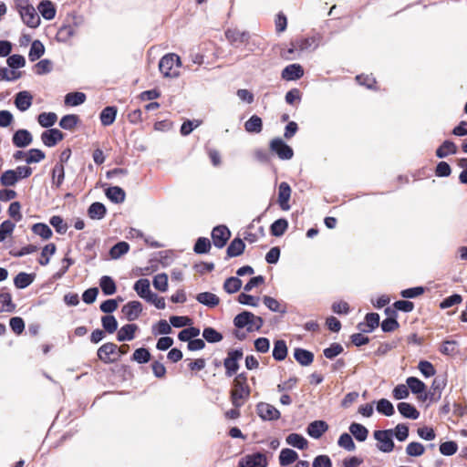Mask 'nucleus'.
<instances>
[{"instance_id": "obj_31", "label": "nucleus", "mask_w": 467, "mask_h": 467, "mask_svg": "<svg viewBox=\"0 0 467 467\" xmlns=\"http://www.w3.org/2000/svg\"><path fill=\"white\" fill-rule=\"evenodd\" d=\"M106 196L115 203H120L125 200V192L119 186H112L106 190Z\"/></svg>"}, {"instance_id": "obj_18", "label": "nucleus", "mask_w": 467, "mask_h": 467, "mask_svg": "<svg viewBox=\"0 0 467 467\" xmlns=\"http://www.w3.org/2000/svg\"><path fill=\"white\" fill-rule=\"evenodd\" d=\"M328 429V425L324 420H315L307 427V434L314 438L319 439Z\"/></svg>"}, {"instance_id": "obj_10", "label": "nucleus", "mask_w": 467, "mask_h": 467, "mask_svg": "<svg viewBox=\"0 0 467 467\" xmlns=\"http://www.w3.org/2000/svg\"><path fill=\"white\" fill-rule=\"evenodd\" d=\"M231 236L229 229L224 225H219L213 229L212 238L213 244L218 248H223Z\"/></svg>"}, {"instance_id": "obj_36", "label": "nucleus", "mask_w": 467, "mask_h": 467, "mask_svg": "<svg viewBox=\"0 0 467 467\" xmlns=\"http://www.w3.org/2000/svg\"><path fill=\"white\" fill-rule=\"evenodd\" d=\"M45 53V47L39 40H35L31 44L28 57L31 61L40 58Z\"/></svg>"}, {"instance_id": "obj_48", "label": "nucleus", "mask_w": 467, "mask_h": 467, "mask_svg": "<svg viewBox=\"0 0 467 467\" xmlns=\"http://www.w3.org/2000/svg\"><path fill=\"white\" fill-rule=\"evenodd\" d=\"M16 308L9 293L0 294V312H13Z\"/></svg>"}, {"instance_id": "obj_58", "label": "nucleus", "mask_w": 467, "mask_h": 467, "mask_svg": "<svg viewBox=\"0 0 467 467\" xmlns=\"http://www.w3.org/2000/svg\"><path fill=\"white\" fill-rule=\"evenodd\" d=\"M152 283L157 290L165 292L168 288V276L166 274H159L154 276Z\"/></svg>"}, {"instance_id": "obj_21", "label": "nucleus", "mask_w": 467, "mask_h": 467, "mask_svg": "<svg viewBox=\"0 0 467 467\" xmlns=\"http://www.w3.org/2000/svg\"><path fill=\"white\" fill-rule=\"evenodd\" d=\"M298 459V454L292 449H283L279 454V463L283 467H286L296 462Z\"/></svg>"}, {"instance_id": "obj_55", "label": "nucleus", "mask_w": 467, "mask_h": 467, "mask_svg": "<svg viewBox=\"0 0 467 467\" xmlns=\"http://www.w3.org/2000/svg\"><path fill=\"white\" fill-rule=\"evenodd\" d=\"M338 445L348 451H353L356 449V445L352 440V437L348 433H343L340 435L338 441Z\"/></svg>"}, {"instance_id": "obj_2", "label": "nucleus", "mask_w": 467, "mask_h": 467, "mask_svg": "<svg viewBox=\"0 0 467 467\" xmlns=\"http://www.w3.org/2000/svg\"><path fill=\"white\" fill-rule=\"evenodd\" d=\"M250 395V388L247 384V378L244 374L237 375L234 380V389L231 391L232 404L240 408Z\"/></svg>"}, {"instance_id": "obj_8", "label": "nucleus", "mask_w": 467, "mask_h": 467, "mask_svg": "<svg viewBox=\"0 0 467 467\" xmlns=\"http://www.w3.org/2000/svg\"><path fill=\"white\" fill-rule=\"evenodd\" d=\"M238 467H267V458L261 452L248 454L240 459Z\"/></svg>"}, {"instance_id": "obj_16", "label": "nucleus", "mask_w": 467, "mask_h": 467, "mask_svg": "<svg viewBox=\"0 0 467 467\" xmlns=\"http://www.w3.org/2000/svg\"><path fill=\"white\" fill-rule=\"evenodd\" d=\"M118 347L114 343H105L98 349L99 358L106 364L113 362L115 359L110 356L117 352Z\"/></svg>"}, {"instance_id": "obj_26", "label": "nucleus", "mask_w": 467, "mask_h": 467, "mask_svg": "<svg viewBox=\"0 0 467 467\" xmlns=\"http://www.w3.org/2000/svg\"><path fill=\"white\" fill-rule=\"evenodd\" d=\"M133 288L136 291V293L139 295V296H140L141 298H143L145 300L151 294L150 287V281L148 279H144V278L139 279L134 284Z\"/></svg>"}, {"instance_id": "obj_38", "label": "nucleus", "mask_w": 467, "mask_h": 467, "mask_svg": "<svg viewBox=\"0 0 467 467\" xmlns=\"http://www.w3.org/2000/svg\"><path fill=\"white\" fill-rule=\"evenodd\" d=\"M99 285L106 296H111L116 292L115 282L110 276H102L99 281Z\"/></svg>"}, {"instance_id": "obj_56", "label": "nucleus", "mask_w": 467, "mask_h": 467, "mask_svg": "<svg viewBox=\"0 0 467 467\" xmlns=\"http://www.w3.org/2000/svg\"><path fill=\"white\" fill-rule=\"evenodd\" d=\"M210 248V240L206 237H200L197 239L193 250L196 254H206L209 252Z\"/></svg>"}, {"instance_id": "obj_54", "label": "nucleus", "mask_w": 467, "mask_h": 467, "mask_svg": "<svg viewBox=\"0 0 467 467\" xmlns=\"http://www.w3.org/2000/svg\"><path fill=\"white\" fill-rule=\"evenodd\" d=\"M78 122V117L74 114H68L64 116L60 121L59 126L64 130H71Z\"/></svg>"}, {"instance_id": "obj_63", "label": "nucleus", "mask_w": 467, "mask_h": 467, "mask_svg": "<svg viewBox=\"0 0 467 467\" xmlns=\"http://www.w3.org/2000/svg\"><path fill=\"white\" fill-rule=\"evenodd\" d=\"M150 352L144 348L136 349L132 356V359L140 364L147 363L150 360Z\"/></svg>"}, {"instance_id": "obj_49", "label": "nucleus", "mask_w": 467, "mask_h": 467, "mask_svg": "<svg viewBox=\"0 0 467 467\" xmlns=\"http://www.w3.org/2000/svg\"><path fill=\"white\" fill-rule=\"evenodd\" d=\"M377 410L388 417L392 416L395 412L392 403L386 399H381L378 401Z\"/></svg>"}, {"instance_id": "obj_40", "label": "nucleus", "mask_w": 467, "mask_h": 467, "mask_svg": "<svg viewBox=\"0 0 467 467\" xmlns=\"http://www.w3.org/2000/svg\"><path fill=\"white\" fill-rule=\"evenodd\" d=\"M34 281L32 275L21 272L14 279L15 285L19 289H24L31 285Z\"/></svg>"}, {"instance_id": "obj_52", "label": "nucleus", "mask_w": 467, "mask_h": 467, "mask_svg": "<svg viewBox=\"0 0 467 467\" xmlns=\"http://www.w3.org/2000/svg\"><path fill=\"white\" fill-rule=\"evenodd\" d=\"M101 323L103 328L110 334L115 332L118 328V321L114 316L107 315L102 317Z\"/></svg>"}, {"instance_id": "obj_4", "label": "nucleus", "mask_w": 467, "mask_h": 467, "mask_svg": "<svg viewBox=\"0 0 467 467\" xmlns=\"http://www.w3.org/2000/svg\"><path fill=\"white\" fill-rule=\"evenodd\" d=\"M234 324L238 328L246 327L248 332H253L259 330L263 327L264 320L261 317L248 311H244L234 317Z\"/></svg>"}, {"instance_id": "obj_15", "label": "nucleus", "mask_w": 467, "mask_h": 467, "mask_svg": "<svg viewBox=\"0 0 467 467\" xmlns=\"http://www.w3.org/2000/svg\"><path fill=\"white\" fill-rule=\"evenodd\" d=\"M304 75V69L299 64H291L286 66L282 71V78L285 80H296Z\"/></svg>"}, {"instance_id": "obj_1", "label": "nucleus", "mask_w": 467, "mask_h": 467, "mask_svg": "<svg viewBox=\"0 0 467 467\" xmlns=\"http://www.w3.org/2000/svg\"><path fill=\"white\" fill-rule=\"evenodd\" d=\"M84 24V17L76 13L68 14L66 22L57 33V40L61 43L68 42L77 35L78 29Z\"/></svg>"}, {"instance_id": "obj_7", "label": "nucleus", "mask_w": 467, "mask_h": 467, "mask_svg": "<svg viewBox=\"0 0 467 467\" xmlns=\"http://www.w3.org/2000/svg\"><path fill=\"white\" fill-rule=\"evenodd\" d=\"M256 413L263 420H276L281 417L280 411L267 402H259L256 405Z\"/></svg>"}, {"instance_id": "obj_9", "label": "nucleus", "mask_w": 467, "mask_h": 467, "mask_svg": "<svg viewBox=\"0 0 467 467\" xmlns=\"http://www.w3.org/2000/svg\"><path fill=\"white\" fill-rule=\"evenodd\" d=\"M270 149L282 160H290L294 155L292 148L279 138L272 140Z\"/></svg>"}, {"instance_id": "obj_41", "label": "nucleus", "mask_w": 467, "mask_h": 467, "mask_svg": "<svg viewBox=\"0 0 467 467\" xmlns=\"http://www.w3.org/2000/svg\"><path fill=\"white\" fill-rule=\"evenodd\" d=\"M225 36L232 43H244L248 40V34L246 32H240L237 29H228L225 32Z\"/></svg>"}, {"instance_id": "obj_13", "label": "nucleus", "mask_w": 467, "mask_h": 467, "mask_svg": "<svg viewBox=\"0 0 467 467\" xmlns=\"http://www.w3.org/2000/svg\"><path fill=\"white\" fill-rule=\"evenodd\" d=\"M129 321L136 320L142 312V305L139 301H130L121 309Z\"/></svg>"}, {"instance_id": "obj_5", "label": "nucleus", "mask_w": 467, "mask_h": 467, "mask_svg": "<svg viewBox=\"0 0 467 467\" xmlns=\"http://www.w3.org/2000/svg\"><path fill=\"white\" fill-rule=\"evenodd\" d=\"M375 440L378 441V449L383 452H390L394 449V442L392 440L393 431L392 430H384V431H375L374 433Z\"/></svg>"}, {"instance_id": "obj_61", "label": "nucleus", "mask_w": 467, "mask_h": 467, "mask_svg": "<svg viewBox=\"0 0 467 467\" xmlns=\"http://www.w3.org/2000/svg\"><path fill=\"white\" fill-rule=\"evenodd\" d=\"M424 446L420 442H410L406 448V452L410 456L419 457L424 453Z\"/></svg>"}, {"instance_id": "obj_25", "label": "nucleus", "mask_w": 467, "mask_h": 467, "mask_svg": "<svg viewBox=\"0 0 467 467\" xmlns=\"http://www.w3.org/2000/svg\"><path fill=\"white\" fill-rule=\"evenodd\" d=\"M196 300L199 303H201L206 306H209V307H214L220 302L219 297L211 292H202V293L198 294L196 296Z\"/></svg>"}, {"instance_id": "obj_22", "label": "nucleus", "mask_w": 467, "mask_h": 467, "mask_svg": "<svg viewBox=\"0 0 467 467\" xmlns=\"http://www.w3.org/2000/svg\"><path fill=\"white\" fill-rule=\"evenodd\" d=\"M138 327L135 324H128L120 327L118 331L117 339L119 341H130L132 340L135 337V332Z\"/></svg>"}, {"instance_id": "obj_50", "label": "nucleus", "mask_w": 467, "mask_h": 467, "mask_svg": "<svg viewBox=\"0 0 467 467\" xmlns=\"http://www.w3.org/2000/svg\"><path fill=\"white\" fill-rule=\"evenodd\" d=\"M242 286V280L238 277H229L223 284V288L228 294H234L239 291Z\"/></svg>"}, {"instance_id": "obj_35", "label": "nucleus", "mask_w": 467, "mask_h": 467, "mask_svg": "<svg viewBox=\"0 0 467 467\" xmlns=\"http://www.w3.org/2000/svg\"><path fill=\"white\" fill-rule=\"evenodd\" d=\"M287 347L284 340H277L275 342L273 349V357L275 360L281 361L286 358Z\"/></svg>"}, {"instance_id": "obj_53", "label": "nucleus", "mask_w": 467, "mask_h": 467, "mask_svg": "<svg viewBox=\"0 0 467 467\" xmlns=\"http://www.w3.org/2000/svg\"><path fill=\"white\" fill-rule=\"evenodd\" d=\"M202 337L209 343H217L223 339L222 334L213 327L204 328L202 331Z\"/></svg>"}, {"instance_id": "obj_20", "label": "nucleus", "mask_w": 467, "mask_h": 467, "mask_svg": "<svg viewBox=\"0 0 467 467\" xmlns=\"http://www.w3.org/2000/svg\"><path fill=\"white\" fill-rule=\"evenodd\" d=\"M37 9L41 16L47 20H52L56 16V7L49 0H43L39 3Z\"/></svg>"}, {"instance_id": "obj_59", "label": "nucleus", "mask_w": 467, "mask_h": 467, "mask_svg": "<svg viewBox=\"0 0 467 467\" xmlns=\"http://www.w3.org/2000/svg\"><path fill=\"white\" fill-rule=\"evenodd\" d=\"M0 182L4 186H13L18 182V179L13 170H8L1 175Z\"/></svg>"}, {"instance_id": "obj_62", "label": "nucleus", "mask_w": 467, "mask_h": 467, "mask_svg": "<svg viewBox=\"0 0 467 467\" xmlns=\"http://www.w3.org/2000/svg\"><path fill=\"white\" fill-rule=\"evenodd\" d=\"M295 48H298L301 51L307 50L311 47L316 48L317 45L315 44V39L311 38H301L293 43Z\"/></svg>"}, {"instance_id": "obj_11", "label": "nucleus", "mask_w": 467, "mask_h": 467, "mask_svg": "<svg viewBox=\"0 0 467 467\" xmlns=\"http://www.w3.org/2000/svg\"><path fill=\"white\" fill-rule=\"evenodd\" d=\"M64 139V134L57 129H50L41 134V140L47 147H54Z\"/></svg>"}, {"instance_id": "obj_33", "label": "nucleus", "mask_w": 467, "mask_h": 467, "mask_svg": "<svg viewBox=\"0 0 467 467\" xmlns=\"http://www.w3.org/2000/svg\"><path fill=\"white\" fill-rule=\"evenodd\" d=\"M406 383L409 389H410L414 394H422L426 390V385L418 378L410 377L407 379Z\"/></svg>"}, {"instance_id": "obj_14", "label": "nucleus", "mask_w": 467, "mask_h": 467, "mask_svg": "<svg viewBox=\"0 0 467 467\" xmlns=\"http://www.w3.org/2000/svg\"><path fill=\"white\" fill-rule=\"evenodd\" d=\"M19 14L23 22L29 27L36 28L39 26L40 17L32 5Z\"/></svg>"}, {"instance_id": "obj_3", "label": "nucleus", "mask_w": 467, "mask_h": 467, "mask_svg": "<svg viewBox=\"0 0 467 467\" xmlns=\"http://www.w3.org/2000/svg\"><path fill=\"white\" fill-rule=\"evenodd\" d=\"M182 66L181 58L174 53L163 56L159 62V69L164 78H177Z\"/></svg>"}, {"instance_id": "obj_27", "label": "nucleus", "mask_w": 467, "mask_h": 467, "mask_svg": "<svg viewBox=\"0 0 467 467\" xmlns=\"http://www.w3.org/2000/svg\"><path fill=\"white\" fill-rule=\"evenodd\" d=\"M263 129V121L257 115H253L244 123V130L249 133H260Z\"/></svg>"}, {"instance_id": "obj_44", "label": "nucleus", "mask_w": 467, "mask_h": 467, "mask_svg": "<svg viewBox=\"0 0 467 467\" xmlns=\"http://www.w3.org/2000/svg\"><path fill=\"white\" fill-rule=\"evenodd\" d=\"M106 213V207L100 202H93L88 208V215L91 219H102Z\"/></svg>"}, {"instance_id": "obj_51", "label": "nucleus", "mask_w": 467, "mask_h": 467, "mask_svg": "<svg viewBox=\"0 0 467 467\" xmlns=\"http://www.w3.org/2000/svg\"><path fill=\"white\" fill-rule=\"evenodd\" d=\"M129 249H130V245H129L128 243H126V242H119L118 244H116L110 249L109 254H110L112 259H118L121 255H123L126 253H128Z\"/></svg>"}, {"instance_id": "obj_28", "label": "nucleus", "mask_w": 467, "mask_h": 467, "mask_svg": "<svg viewBox=\"0 0 467 467\" xmlns=\"http://www.w3.org/2000/svg\"><path fill=\"white\" fill-rule=\"evenodd\" d=\"M117 109L113 106L106 107L100 113V121L103 126L111 125L116 119Z\"/></svg>"}, {"instance_id": "obj_37", "label": "nucleus", "mask_w": 467, "mask_h": 467, "mask_svg": "<svg viewBox=\"0 0 467 467\" xmlns=\"http://www.w3.org/2000/svg\"><path fill=\"white\" fill-rule=\"evenodd\" d=\"M57 120V115L54 112H43L37 117L38 123L44 128L52 127Z\"/></svg>"}, {"instance_id": "obj_42", "label": "nucleus", "mask_w": 467, "mask_h": 467, "mask_svg": "<svg viewBox=\"0 0 467 467\" xmlns=\"http://www.w3.org/2000/svg\"><path fill=\"white\" fill-rule=\"evenodd\" d=\"M85 100L86 95L82 92L68 93L65 97V104L73 107L81 105Z\"/></svg>"}, {"instance_id": "obj_46", "label": "nucleus", "mask_w": 467, "mask_h": 467, "mask_svg": "<svg viewBox=\"0 0 467 467\" xmlns=\"http://www.w3.org/2000/svg\"><path fill=\"white\" fill-rule=\"evenodd\" d=\"M32 231L35 234L41 236L45 240H48L52 236V230L46 223H35L32 226Z\"/></svg>"}, {"instance_id": "obj_12", "label": "nucleus", "mask_w": 467, "mask_h": 467, "mask_svg": "<svg viewBox=\"0 0 467 467\" xmlns=\"http://www.w3.org/2000/svg\"><path fill=\"white\" fill-rule=\"evenodd\" d=\"M291 188L287 182H281L278 188V203L282 210L288 211L290 209L289 200L291 197Z\"/></svg>"}, {"instance_id": "obj_60", "label": "nucleus", "mask_w": 467, "mask_h": 467, "mask_svg": "<svg viewBox=\"0 0 467 467\" xmlns=\"http://www.w3.org/2000/svg\"><path fill=\"white\" fill-rule=\"evenodd\" d=\"M418 368L421 372V374L426 378L432 377L436 373V369L433 367V365L431 362L426 361V360L420 361L419 365H418Z\"/></svg>"}, {"instance_id": "obj_30", "label": "nucleus", "mask_w": 467, "mask_h": 467, "mask_svg": "<svg viewBox=\"0 0 467 467\" xmlns=\"http://www.w3.org/2000/svg\"><path fill=\"white\" fill-rule=\"evenodd\" d=\"M349 431L351 435L355 437V439L358 441H364L368 438V431L362 424L353 422L349 426Z\"/></svg>"}, {"instance_id": "obj_57", "label": "nucleus", "mask_w": 467, "mask_h": 467, "mask_svg": "<svg viewBox=\"0 0 467 467\" xmlns=\"http://www.w3.org/2000/svg\"><path fill=\"white\" fill-rule=\"evenodd\" d=\"M45 159V153L38 149H31L26 157V163H36Z\"/></svg>"}, {"instance_id": "obj_24", "label": "nucleus", "mask_w": 467, "mask_h": 467, "mask_svg": "<svg viewBox=\"0 0 467 467\" xmlns=\"http://www.w3.org/2000/svg\"><path fill=\"white\" fill-rule=\"evenodd\" d=\"M294 358L302 366H308L314 360L313 353L303 348H296Z\"/></svg>"}, {"instance_id": "obj_64", "label": "nucleus", "mask_w": 467, "mask_h": 467, "mask_svg": "<svg viewBox=\"0 0 467 467\" xmlns=\"http://www.w3.org/2000/svg\"><path fill=\"white\" fill-rule=\"evenodd\" d=\"M170 323L174 327H183L191 326L192 320L188 317L172 316L170 317Z\"/></svg>"}, {"instance_id": "obj_34", "label": "nucleus", "mask_w": 467, "mask_h": 467, "mask_svg": "<svg viewBox=\"0 0 467 467\" xmlns=\"http://www.w3.org/2000/svg\"><path fill=\"white\" fill-rule=\"evenodd\" d=\"M57 247L54 244L50 243L44 246L41 252L38 263L41 265H47L50 262V258L55 254Z\"/></svg>"}, {"instance_id": "obj_43", "label": "nucleus", "mask_w": 467, "mask_h": 467, "mask_svg": "<svg viewBox=\"0 0 467 467\" xmlns=\"http://www.w3.org/2000/svg\"><path fill=\"white\" fill-rule=\"evenodd\" d=\"M64 178V166L61 163H57L52 171V183L58 188L63 183Z\"/></svg>"}, {"instance_id": "obj_39", "label": "nucleus", "mask_w": 467, "mask_h": 467, "mask_svg": "<svg viewBox=\"0 0 467 467\" xmlns=\"http://www.w3.org/2000/svg\"><path fill=\"white\" fill-rule=\"evenodd\" d=\"M457 151L456 145L450 140H445L440 148L436 150V155L439 158H445L449 154H454Z\"/></svg>"}, {"instance_id": "obj_47", "label": "nucleus", "mask_w": 467, "mask_h": 467, "mask_svg": "<svg viewBox=\"0 0 467 467\" xmlns=\"http://www.w3.org/2000/svg\"><path fill=\"white\" fill-rule=\"evenodd\" d=\"M199 335H200L199 328L194 327H190L188 328H184L183 330H182L178 335V338L181 341H184V342L187 341L189 343L192 339H195V337H198Z\"/></svg>"}, {"instance_id": "obj_6", "label": "nucleus", "mask_w": 467, "mask_h": 467, "mask_svg": "<svg viewBox=\"0 0 467 467\" xmlns=\"http://www.w3.org/2000/svg\"><path fill=\"white\" fill-rule=\"evenodd\" d=\"M243 358L242 349H234L228 352L226 358L223 361L225 368V375L232 377L239 368L238 361Z\"/></svg>"}, {"instance_id": "obj_45", "label": "nucleus", "mask_w": 467, "mask_h": 467, "mask_svg": "<svg viewBox=\"0 0 467 467\" xmlns=\"http://www.w3.org/2000/svg\"><path fill=\"white\" fill-rule=\"evenodd\" d=\"M287 227L288 223L285 219H278L272 223L270 231L272 235L278 237L285 234Z\"/></svg>"}, {"instance_id": "obj_32", "label": "nucleus", "mask_w": 467, "mask_h": 467, "mask_svg": "<svg viewBox=\"0 0 467 467\" xmlns=\"http://www.w3.org/2000/svg\"><path fill=\"white\" fill-rule=\"evenodd\" d=\"M288 445L303 450L307 447V441L301 434L291 433L285 438Z\"/></svg>"}, {"instance_id": "obj_19", "label": "nucleus", "mask_w": 467, "mask_h": 467, "mask_svg": "<svg viewBox=\"0 0 467 467\" xmlns=\"http://www.w3.org/2000/svg\"><path fill=\"white\" fill-rule=\"evenodd\" d=\"M32 99L33 97L28 91H20L16 95V107L21 111H26L31 107Z\"/></svg>"}, {"instance_id": "obj_23", "label": "nucleus", "mask_w": 467, "mask_h": 467, "mask_svg": "<svg viewBox=\"0 0 467 467\" xmlns=\"http://www.w3.org/2000/svg\"><path fill=\"white\" fill-rule=\"evenodd\" d=\"M398 410L403 417L408 419L417 420L420 416L416 408L408 402H400L398 404Z\"/></svg>"}, {"instance_id": "obj_29", "label": "nucleus", "mask_w": 467, "mask_h": 467, "mask_svg": "<svg viewBox=\"0 0 467 467\" xmlns=\"http://www.w3.org/2000/svg\"><path fill=\"white\" fill-rule=\"evenodd\" d=\"M245 244L240 238L234 239L227 248V255L229 257H235L244 253Z\"/></svg>"}, {"instance_id": "obj_17", "label": "nucleus", "mask_w": 467, "mask_h": 467, "mask_svg": "<svg viewBox=\"0 0 467 467\" xmlns=\"http://www.w3.org/2000/svg\"><path fill=\"white\" fill-rule=\"evenodd\" d=\"M13 143L18 148H24L31 144L33 137L26 130H18L13 135Z\"/></svg>"}]
</instances>
